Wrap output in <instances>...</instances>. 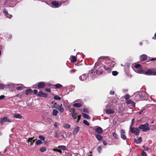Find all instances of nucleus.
<instances>
[{"label":"nucleus","instance_id":"f257e3e1","mask_svg":"<svg viewBox=\"0 0 156 156\" xmlns=\"http://www.w3.org/2000/svg\"><path fill=\"white\" fill-rule=\"evenodd\" d=\"M149 124L146 122L144 124L140 125L139 126L138 128L140 129H142L143 131L146 132L150 130V129L149 128Z\"/></svg>","mask_w":156,"mask_h":156},{"label":"nucleus","instance_id":"f03ea898","mask_svg":"<svg viewBox=\"0 0 156 156\" xmlns=\"http://www.w3.org/2000/svg\"><path fill=\"white\" fill-rule=\"evenodd\" d=\"M62 5L61 2H58L56 1H53L51 2V6L53 8H58Z\"/></svg>","mask_w":156,"mask_h":156},{"label":"nucleus","instance_id":"7ed1b4c3","mask_svg":"<svg viewBox=\"0 0 156 156\" xmlns=\"http://www.w3.org/2000/svg\"><path fill=\"white\" fill-rule=\"evenodd\" d=\"M130 132L132 133H135L136 135L139 134L140 130L138 129L135 127H132L130 126Z\"/></svg>","mask_w":156,"mask_h":156},{"label":"nucleus","instance_id":"20e7f679","mask_svg":"<svg viewBox=\"0 0 156 156\" xmlns=\"http://www.w3.org/2000/svg\"><path fill=\"white\" fill-rule=\"evenodd\" d=\"M93 73V70L92 69L89 71L88 75H87L88 77H89V79H90V80H93L95 77V76Z\"/></svg>","mask_w":156,"mask_h":156},{"label":"nucleus","instance_id":"39448f33","mask_svg":"<svg viewBox=\"0 0 156 156\" xmlns=\"http://www.w3.org/2000/svg\"><path fill=\"white\" fill-rule=\"evenodd\" d=\"M5 122H12V121L6 117H4L1 119V122L2 124H3Z\"/></svg>","mask_w":156,"mask_h":156},{"label":"nucleus","instance_id":"423d86ee","mask_svg":"<svg viewBox=\"0 0 156 156\" xmlns=\"http://www.w3.org/2000/svg\"><path fill=\"white\" fill-rule=\"evenodd\" d=\"M145 74L148 75H155V71L153 69H149L145 72Z\"/></svg>","mask_w":156,"mask_h":156},{"label":"nucleus","instance_id":"0eeeda50","mask_svg":"<svg viewBox=\"0 0 156 156\" xmlns=\"http://www.w3.org/2000/svg\"><path fill=\"white\" fill-rule=\"evenodd\" d=\"M125 131L123 129L121 130L120 132V137L121 138L124 140H125L127 137L125 135Z\"/></svg>","mask_w":156,"mask_h":156},{"label":"nucleus","instance_id":"6e6552de","mask_svg":"<svg viewBox=\"0 0 156 156\" xmlns=\"http://www.w3.org/2000/svg\"><path fill=\"white\" fill-rule=\"evenodd\" d=\"M37 96L40 97H47V94L41 91H40L37 93Z\"/></svg>","mask_w":156,"mask_h":156},{"label":"nucleus","instance_id":"1a4fd4ad","mask_svg":"<svg viewBox=\"0 0 156 156\" xmlns=\"http://www.w3.org/2000/svg\"><path fill=\"white\" fill-rule=\"evenodd\" d=\"M87 77L88 76L86 74H84L82 76H80L79 78L81 80L84 81L87 78Z\"/></svg>","mask_w":156,"mask_h":156},{"label":"nucleus","instance_id":"9d476101","mask_svg":"<svg viewBox=\"0 0 156 156\" xmlns=\"http://www.w3.org/2000/svg\"><path fill=\"white\" fill-rule=\"evenodd\" d=\"M45 83L41 82L39 83L38 84L37 87L39 88H43L45 87Z\"/></svg>","mask_w":156,"mask_h":156},{"label":"nucleus","instance_id":"9b49d317","mask_svg":"<svg viewBox=\"0 0 156 156\" xmlns=\"http://www.w3.org/2000/svg\"><path fill=\"white\" fill-rule=\"evenodd\" d=\"M95 131L97 133L99 134L102 133L103 132L102 129L100 127H98L97 128H96Z\"/></svg>","mask_w":156,"mask_h":156},{"label":"nucleus","instance_id":"f8f14e48","mask_svg":"<svg viewBox=\"0 0 156 156\" xmlns=\"http://www.w3.org/2000/svg\"><path fill=\"white\" fill-rule=\"evenodd\" d=\"M147 55L145 54H143L140 56V60L141 61H144L146 60Z\"/></svg>","mask_w":156,"mask_h":156},{"label":"nucleus","instance_id":"ddd939ff","mask_svg":"<svg viewBox=\"0 0 156 156\" xmlns=\"http://www.w3.org/2000/svg\"><path fill=\"white\" fill-rule=\"evenodd\" d=\"M115 111L113 109H107L106 110V113L107 114H112L114 113Z\"/></svg>","mask_w":156,"mask_h":156},{"label":"nucleus","instance_id":"4468645a","mask_svg":"<svg viewBox=\"0 0 156 156\" xmlns=\"http://www.w3.org/2000/svg\"><path fill=\"white\" fill-rule=\"evenodd\" d=\"M134 70L137 73H138L142 74L144 73V72L142 68L139 69H134Z\"/></svg>","mask_w":156,"mask_h":156},{"label":"nucleus","instance_id":"2eb2a0df","mask_svg":"<svg viewBox=\"0 0 156 156\" xmlns=\"http://www.w3.org/2000/svg\"><path fill=\"white\" fill-rule=\"evenodd\" d=\"M103 65L101 64V61L98 60V61L97 62H96L94 66V67H96L98 66H100V68H101L103 67Z\"/></svg>","mask_w":156,"mask_h":156},{"label":"nucleus","instance_id":"dca6fc26","mask_svg":"<svg viewBox=\"0 0 156 156\" xmlns=\"http://www.w3.org/2000/svg\"><path fill=\"white\" fill-rule=\"evenodd\" d=\"M142 141L141 137H139L137 139H135L134 141L137 144H139L141 143Z\"/></svg>","mask_w":156,"mask_h":156},{"label":"nucleus","instance_id":"f3484780","mask_svg":"<svg viewBox=\"0 0 156 156\" xmlns=\"http://www.w3.org/2000/svg\"><path fill=\"white\" fill-rule=\"evenodd\" d=\"M80 129V128L78 126H76L74 128L73 131V134H77L78 131H79Z\"/></svg>","mask_w":156,"mask_h":156},{"label":"nucleus","instance_id":"a211bd4d","mask_svg":"<svg viewBox=\"0 0 156 156\" xmlns=\"http://www.w3.org/2000/svg\"><path fill=\"white\" fill-rule=\"evenodd\" d=\"M103 68L105 69L108 73H110L112 71V69L111 67H107L106 66L103 65Z\"/></svg>","mask_w":156,"mask_h":156},{"label":"nucleus","instance_id":"6ab92c4d","mask_svg":"<svg viewBox=\"0 0 156 156\" xmlns=\"http://www.w3.org/2000/svg\"><path fill=\"white\" fill-rule=\"evenodd\" d=\"M126 103L128 104H131L132 106L134 107L135 106V104L134 101L131 100H129L126 101Z\"/></svg>","mask_w":156,"mask_h":156},{"label":"nucleus","instance_id":"aec40b11","mask_svg":"<svg viewBox=\"0 0 156 156\" xmlns=\"http://www.w3.org/2000/svg\"><path fill=\"white\" fill-rule=\"evenodd\" d=\"M96 138L99 141H101L102 140V137L99 134H96L95 135Z\"/></svg>","mask_w":156,"mask_h":156},{"label":"nucleus","instance_id":"412c9836","mask_svg":"<svg viewBox=\"0 0 156 156\" xmlns=\"http://www.w3.org/2000/svg\"><path fill=\"white\" fill-rule=\"evenodd\" d=\"M34 138V137H33V138H29L28 139L27 142H30V146H32V145H33V144L34 142V141L35 140H33V139Z\"/></svg>","mask_w":156,"mask_h":156},{"label":"nucleus","instance_id":"4be33fe9","mask_svg":"<svg viewBox=\"0 0 156 156\" xmlns=\"http://www.w3.org/2000/svg\"><path fill=\"white\" fill-rule=\"evenodd\" d=\"M70 59L71 61L73 62H75L76 61V58L75 56H71Z\"/></svg>","mask_w":156,"mask_h":156},{"label":"nucleus","instance_id":"5701e85b","mask_svg":"<svg viewBox=\"0 0 156 156\" xmlns=\"http://www.w3.org/2000/svg\"><path fill=\"white\" fill-rule=\"evenodd\" d=\"M17 85H20L21 86H19L16 87V89L17 90H21L23 89V85L22 84H17Z\"/></svg>","mask_w":156,"mask_h":156},{"label":"nucleus","instance_id":"b1692460","mask_svg":"<svg viewBox=\"0 0 156 156\" xmlns=\"http://www.w3.org/2000/svg\"><path fill=\"white\" fill-rule=\"evenodd\" d=\"M83 116L87 119H91L90 117L86 113H82Z\"/></svg>","mask_w":156,"mask_h":156},{"label":"nucleus","instance_id":"393cba45","mask_svg":"<svg viewBox=\"0 0 156 156\" xmlns=\"http://www.w3.org/2000/svg\"><path fill=\"white\" fill-rule=\"evenodd\" d=\"M62 105H60L59 106V107H58V108L57 109L60 112H63L64 111V108L62 107Z\"/></svg>","mask_w":156,"mask_h":156},{"label":"nucleus","instance_id":"a878e982","mask_svg":"<svg viewBox=\"0 0 156 156\" xmlns=\"http://www.w3.org/2000/svg\"><path fill=\"white\" fill-rule=\"evenodd\" d=\"M13 116L16 118L21 119L22 118V116L19 114H16L13 115Z\"/></svg>","mask_w":156,"mask_h":156},{"label":"nucleus","instance_id":"bb28decb","mask_svg":"<svg viewBox=\"0 0 156 156\" xmlns=\"http://www.w3.org/2000/svg\"><path fill=\"white\" fill-rule=\"evenodd\" d=\"M58 113V111L56 109H54L52 111L53 115L54 116L57 115Z\"/></svg>","mask_w":156,"mask_h":156},{"label":"nucleus","instance_id":"cd10ccee","mask_svg":"<svg viewBox=\"0 0 156 156\" xmlns=\"http://www.w3.org/2000/svg\"><path fill=\"white\" fill-rule=\"evenodd\" d=\"M113 136L114 137L115 139H117L119 138V136L115 132H113L112 133Z\"/></svg>","mask_w":156,"mask_h":156},{"label":"nucleus","instance_id":"c85d7f7f","mask_svg":"<svg viewBox=\"0 0 156 156\" xmlns=\"http://www.w3.org/2000/svg\"><path fill=\"white\" fill-rule=\"evenodd\" d=\"M58 148H61L63 150H66V147L64 145H59L58 147Z\"/></svg>","mask_w":156,"mask_h":156},{"label":"nucleus","instance_id":"c756f323","mask_svg":"<svg viewBox=\"0 0 156 156\" xmlns=\"http://www.w3.org/2000/svg\"><path fill=\"white\" fill-rule=\"evenodd\" d=\"M33 92V91L31 89L27 90L26 92V94L27 95H28L30 94H31Z\"/></svg>","mask_w":156,"mask_h":156},{"label":"nucleus","instance_id":"7c9ffc66","mask_svg":"<svg viewBox=\"0 0 156 156\" xmlns=\"http://www.w3.org/2000/svg\"><path fill=\"white\" fill-rule=\"evenodd\" d=\"M60 105L57 104L56 103H55L53 104V106L52 107V108H55L57 109Z\"/></svg>","mask_w":156,"mask_h":156},{"label":"nucleus","instance_id":"2f4dec72","mask_svg":"<svg viewBox=\"0 0 156 156\" xmlns=\"http://www.w3.org/2000/svg\"><path fill=\"white\" fill-rule=\"evenodd\" d=\"M81 106V104L79 103H77L73 104V106L76 107H80Z\"/></svg>","mask_w":156,"mask_h":156},{"label":"nucleus","instance_id":"473e14b6","mask_svg":"<svg viewBox=\"0 0 156 156\" xmlns=\"http://www.w3.org/2000/svg\"><path fill=\"white\" fill-rule=\"evenodd\" d=\"M46 151V148L44 147H41L40 149V151L42 152H44Z\"/></svg>","mask_w":156,"mask_h":156},{"label":"nucleus","instance_id":"72a5a7b5","mask_svg":"<svg viewBox=\"0 0 156 156\" xmlns=\"http://www.w3.org/2000/svg\"><path fill=\"white\" fill-rule=\"evenodd\" d=\"M134 67L135 68V69H139L140 68H142V67L139 64L135 65L134 66Z\"/></svg>","mask_w":156,"mask_h":156},{"label":"nucleus","instance_id":"f704fd0d","mask_svg":"<svg viewBox=\"0 0 156 156\" xmlns=\"http://www.w3.org/2000/svg\"><path fill=\"white\" fill-rule=\"evenodd\" d=\"M54 98L55 100H60L61 99V98L60 97L57 95L55 96Z\"/></svg>","mask_w":156,"mask_h":156},{"label":"nucleus","instance_id":"c9c22d12","mask_svg":"<svg viewBox=\"0 0 156 156\" xmlns=\"http://www.w3.org/2000/svg\"><path fill=\"white\" fill-rule=\"evenodd\" d=\"M77 113L75 112L74 113L72 114V116L74 119H76L77 118Z\"/></svg>","mask_w":156,"mask_h":156},{"label":"nucleus","instance_id":"e433bc0d","mask_svg":"<svg viewBox=\"0 0 156 156\" xmlns=\"http://www.w3.org/2000/svg\"><path fill=\"white\" fill-rule=\"evenodd\" d=\"M70 125L68 124H65L63 125V127L65 129H68L70 127Z\"/></svg>","mask_w":156,"mask_h":156},{"label":"nucleus","instance_id":"4c0bfd02","mask_svg":"<svg viewBox=\"0 0 156 156\" xmlns=\"http://www.w3.org/2000/svg\"><path fill=\"white\" fill-rule=\"evenodd\" d=\"M55 86L56 88H59L61 87H62V85L59 83H58L55 85Z\"/></svg>","mask_w":156,"mask_h":156},{"label":"nucleus","instance_id":"58836bf2","mask_svg":"<svg viewBox=\"0 0 156 156\" xmlns=\"http://www.w3.org/2000/svg\"><path fill=\"white\" fill-rule=\"evenodd\" d=\"M69 112L71 113V114H72L73 113H75V109L73 108H72L71 109H70L69 110Z\"/></svg>","mask_w":156,"mask_h":156},{"label":"nucleus","instance_id":"ea45409f","mask_svg":"<svg viewBox=\"0 0 156 156\" xmlns=\"http://www.w3.org/2000/svg\"><path fill=\"white\" fill-rule=\"evenodd\" d=\"M39 138L41 140L44 141L45 140V138L42 135H40L39 136Z\"/></svg>","mask_w":156,"mask_h":156},{"label":"nucleus","instance_id":"a19ab883","mask_svg":"<svg viewBox=\"0 0 156 156\" xmlns=\"http://www.w3.org/2000/svg\"><path fill=\"white\" fill-rule=\"evenodd\" d=\"M42 142L40 140H38L36 142V144L37 145H38L42 144Z\"/></svg>","mask_w":156,"mask_h":156},{"label":"nucleus","instance_id":"79ce46f5","mask_svg":"<svg viewBox=\"0 0 156 156\" xmlns=\"http://www.w3.org/2000/svg\"><path fill=\"white\" fill-rule=\"evenodd\" d=\"M112 74L113 76H116L118 74V73L116 71H113L112 72Z\"/></svg>","mask_w":156,"mask_h":156},{"label":"nucleus","instance_id":"37998d69","mask_svg":"<svg viewBox=\"0 0 156 156\" xmlns=\"http://www.w3.org/2000/svg\"><path fill=\"white\" fill-rule=\"evenodd\" d=\"M83 123L86 125L89 126V123L86 120H83Z\"/></svg>","mask_w":156,"mask_h":156},{"label":"nucleus","instance_id":"c03bdc74","mask_svg":"<svg viewBox=\"0 0 156 156\" xmlns=\"http://www.w3.org/2000/svg\"><path fill=\"white\" fill-rule=\"evenodd\" d=\"M144 108H142L141 111H140L138 112L139 114H141L142 113H144Z\"/></svg>","mask_w":156,"mask_h":156},{"label":"nucleus","instance_id":"a18cd8bd","mask_svg":"<svg viewBox=\"0 0 156 156\" xmlns=\"http://www.w3.org/2000/svg\"><path fill=\"white\" fill-rule=\"evenodd\" d=\"M111 63L110 64V66L112 67H113L115 64V62L114 61H112L111 62Z\"/></svg>","mask_w":156,"mask_h":156},{"label":"nucleus","instance_id":"49530a36","mask_svg":"<svg viewBox=\"0 0 156 156\" xmlns=\"http://www.w3.org/2000/svg\"><path fill=\"white\" fill-rule=\"evenodd\" d=\"M129 98V94H127L125 96V98L126 100H128Z\"/></svg>","mask_w":156,"mask_h":156},{"label":"nucleus","instance_id":"de8ad7c7","mask_svg":"<svg viewBox=\"0 0 156 156\" xmlns=\"http://www.w3.org/2000/svg\"><path fill=\"white\" fill-rule=\"evenodd\" d=\"M7 86H9L10 87H15L14 86H15V85L13 84H11L10 85H7Z\"/></svg>","mask_w":156,"mask_h":156},{"label":"nucleus","instance_id":"09e8293b","mask_svg":"<svg viewBox=\"0 0 156 156\" xmlns=\"http://www.w3.org/2000/svg\"><path fill=\"white\" fill-rule=\"evenodd\" d=\"M102 147L99 146L98 148V150L99 153H100V151L102 150Z\"/></svg>","mask_w":156,"mask_h":156},{"label":"nucleus","instance_id":"8fccbe9b","mask_svg":"<svg viewBox=\"0 0 156 156\" xmlns=\"http://www.w3.org/2000/svg\"><path fill=\"white\" fill-rule=\"evenodd\" d=\"M3 13L5 14L6 15L8 14V12L6 10V9H4L3 11Z\"/></svg>","mask_w":156,"mask_h":156},{"label":"nucleus","instance_id":"3c124183","mask_svg":"<svg viewBox=\"0 0 156 156\" xmlns=\"http://www.w3.org/2000/svg\"><path fill=\"white\" fill-rule=\"evenodd\" d=\"M4 87L3 84L0 83V89H3L4 88Z\"/></svg>","mask_w":156,"mask_h":156},{"label":"nucleus","instance_id":"603ef678","mask_svg":"<svg viewBox=\"0 0 156 156\" xmlns=\"http://www.w3.org/2000/svg\"><path fill=\"white\" fill-rule=\"evenodd\" d=\"M142 147L144 148L143 150H144L145 151H147L149 150L148 147H145L144 146H143Z\"/></svg>","mask_w":156,"mask_h":156},{"label":"nucleus","instance_id":"864d4df0","mask_svg":"<svg viewBox=\"0 0 156 156\" xmlns=\"http://www.w3.org/2000/svg\"><path fill=\"white\" fill-rule=\"evenodd\" d=\"M135 120V119L134 118H133L132 119L131 122V126H131V127L133 125V122Z\"/></svg>","mask_w":156,"mask_h":156},{"label":"nucleus","instance_id":"5fc2aeb1","mask_svg":"<svg viewBox=\"0 0 156 156\" xmlns=\"http://www.w3.org/2000/svg\"><path fill=\"white\" fill-rule=\"evenodd\" d=\"M45 90L46 91L50 93L51 92V89L50 88H46Z\"/></svg>","mask_w":156,"mask_h":156},{"label":"nucleus","instance_id":"6e6d98bb","mask_svg":"<svg viewBox=\"0 0 156 156\" xmlns=\"http://www.w3.org/2000/svg\"><path fill=\"white\" fill-rule=\"evenodd\" d=\"M5 98V96L4 95H2L0 96V100L3 99Z\"/></svg>","mask_w":156,"mask_h":156},{"label":"nucleus","instance_id":"4d7b16f0","mask_svg":"<svg viewBox=\"0 0 156 156\" xmlns=\"http://www.w3.org/2000/svg\"><path fill=\"white\" fill-rule=\"evenodd\" d=\"M75 71H76L75 69H72L70 70V72L71 73H74L75 72Z\"/></svg>","mask_w":156,"mask_h":156},{"label":"nucleus","instance_id":"13d9d810","mask_svg":"<svg viewBox=\"0 0 156 156\" xmlns=\"http://www.w3.org/2000/svg\"><path fill=\"white\" fill-rule=\"evenodd\" d=\"M83 111L86 113H88V111L86 108L84 109L83 110Z\"/></svg>","mask_w":156,"mask_h":156},{"label":"nucleus","instance_id":"bf43d9fd","mask_svg":"<svg viewBox=\"0 0 156 156\" xmlns=\"http://www.w3.org/2000/svg\"><path fill=\"white\" fill-rule=\"evenodd\" d=\"M81 116L80 115L77 116L78 118H77V122H79V120L80 119Z\"/></svg>","mask_w":156,"mask_h":156},{"label":"nucleus","instance_id":"052dcab7","mask_svg":"<svg viewBox=\"0 0 156 156\" xmlns=\"http://www.w3.org/2000/svg\"><path fill=\"white\" fill-rule=\"evenodd\" d=\"M142 156H146V154L144 151H143L142 153Z\"/></svg>","mask_w":156,"mask_h":156},{"label":"nucleus","instance_id":"680f3d73","mask_svg":"<svg viewBox=\"0 0 156 156\" xmlns=\"http://www.w3.org/2000/svg\"><path fill=\"white\" fill-rule=\"evenodd\" d=\"M104 58H105L104 57L101 56V57H100L98 58V60H99V61H100L102 59H104Z\"/></svg>","mask_w":156,"mask_h":156},{"label":"nucleus","instance_id":"e2e57ef3","mask_svg":"<svg viewBox=\"0 0 156 156\" xmlns=\"http://www.w3.org/2000/svg\"><path fill=\"white\" fill-rule=\"evenodd\" d=\"M37 90H34V94H37Z\"/></svg>","mask_w":156,"mask_h":156},{"label":"nucleus","instance_id":"0e129e2a","mask_svg":"<svg viewBox=\"0 0 156 156\" xmlns=\"http://www.w3.org/2000/svg\"><path fill=\"white\" fill-rule=\"evenodd\" d=\"M141 94L142 95V96H143V95H145L146 96L147 95V94L145 92H143V93H142Z\"/></svg>","mask_w":156,"mask_h":156},{"label":"nucleus","instance_id":"69168bd1","mask_svg":"<svg viewBox=\"0 0 156 156\" xmlns=\"http://www.w3.org/2000/svg\"><path fill=\"white\" fill-rule=\"evenodd\" d=\"M55 137L58 138V135L57 133H56L55 134Z\"/></svg>","mask_w":156,"mask_h":156},{"label":"nucleus","instance_id":"338daca9","mask_svg":"<svg viewBox=\"0 0 156 156\" xmlns=\"http://www.w3.org/2000/svg\"><path fill=\"white\" fill-rule=\"evenodd\" d=\"M110 94L111 95H113L114 94V92L112 91H111L110 92Z\"/></svg>","mask_w":156,"mask_h":156},{"label":"nucleus","instance_id":"774afa93","mask_svg":"<svg viewBox=\"0 0 156 156\" xmlns=\"http://www.w3.org/2000/svg\"><path fill=\"white\" fill-rule=\"evenodd\" d=\"M67 156H71L72 155L71 153H68L67 154Z\"/></svg>","mask_w":156,"mask_h":156}]
</instances>
